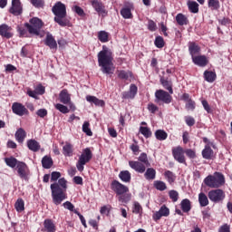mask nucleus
<instances>
[{"label":"nucleus","instance_id":"f257e3e1","mask_svg":"<svg viewBox=\"0 0 232 232\" xmlns=\"http://www.w3.org/2000/svg\"><path fill=\"white\" fill-rule=\"evenodd\" d=\"M98 63L102 73H105V75H113L115 72L113 53L106 45H103L102 50L98 53Z\"/></svg>","mask_w":232,"mask_h":232},{"label":"nucleus","instance_id":"f03ea898","mask_svg":"<svg viewBox=\"0 0 232 232\" xmlns=\"http://www.w3.org/2000/svg\"><path fill=\"white\" fill-rule=\"evenodd\" d=\"M66 189H68L67 181L64 178H62L58 182L51 184L53 203L55 206L63 204V200H66Z\"/></svg>","mask_w":232,"mask_h":232},{"label":"nucleus","instance_id":"7ed1b4c3","mask_svg":"<svg viewBox=\"0 0 232 232\" xmlns=\"http://www.w3.org/2000/svg\"><path fill=\"white\" fill-rule=\"evenodd\" d=\"M53 14L55 15L54 22L60 26H68L70 21L66 19V5L62 2H57L52 8Z\"/></svg>","mask_w":232,"mask_h":232},{"label":"nucleus","instance_id":"20e7f679","mask_svg":"<svg viewBox=\"0 0 232 232\" xmlns=\"http://www.w3.org/2000/svg\"><path fill=\"white\" fill-rule=\"evenodd\" d=\"M204 184L207 185L208 188L217 189L226 184V178L222 173L215 172L213 175H208L204 179Z\"/></svg>","mask_w":232,"mask_h":232},{"label":"nucleus","instance_id":"39448f33","mask_svg":"<svg viewBox=\"0 0 232 232\" xmlns=\"http://www.w3.org/2000/svg\"><path fill=\"white\" fill-rule=\"evenodd\" d=\"M92 157H93V154H92L90 148L83 150L82 153L79 157L78 162L76 163L78 171H84V166L85 164H88L90 160H92Z\"/></svg>","mask_w":232,"mask_h":232},{"label":"nucleus","instance_id":"423d86ee","mask_svg":"<svg viewBox=\"0 0 232 232\" xmlns=\"http://www.w3.org/2000/svg\"><path fill=\"white\" fill-rule=\"evenodd\" d=\"M24 26L27 28L29 34H32L33 35H39L41 28H43V21L34 17L30 20V24L26 23Z\"/></svg>","mask_w":232,"mask_h":232},{"label":"nucleus","instance_id":"0eeeda50","mask_svg":"<svg viewBox=\"0 0 232 232\" xmlns=\"http://www.w3.org/2000/svg\"><path fill=\"white\" fill-rule=\"evenodd\" d=\"M208 197L211 202L218 204L220 202H224V198H226V192L220 188H216L209 190Z\"/></svg>","mask_w":232,"mask_h":232},{"label":"nucleus","instance_id":"6e6552de","mask_svg":"<svg viewBox=\"0 0 232 232\" xmlns=\"http://www.w3.org/2000/svg\"><path fill=\"white\" fill-rule=\"evenodd\" d=\"M155 98V102H157V104H160L161 102H164V104H169L172 101L171 95L164 90L156 91Z\"/></svg>","mask_w":232,"mask_h":232},{"label":"nucleus","instance_id":"1a4fd4ad","mask_svg":"<svg viewBox=\"0 0 232 232\" xmlns=\"http://www.w3.org/2000/svg\"><path fill=\"white\" fill-rule=\"evenodd\" d=\"M111 190L116 192V195H124V193H128L130 188L125 185H122L118 180H113L111 184Z\"/></svg>","mask_w":232,"mask_h":232},{"label":"nucleus","instance_id":"9d476101","mask_svg":"<svg viewBox=\"0 0 232 232\" xmlns=\"http://www.w3.org/2000/svg\"><path fill=\"white\" fill-rule=\"evenodd\" d=\"M184 149L179 146L172 150L173 158L179 162V164H186V156H184Z\"/></svg>","mask_w":232,"mask_h":232},{"label":"nucleus","instance_id":"9b49d317","mask_svg":"<svg viewBox=\"0 0 232 232\" xmlns=\"http://www.w3.org/2000/svg\"><path fill=\"white\" fill-rule=\"evenodd\" d=\"M16 169L20 179H28V175H30V169H28V165H26V163L18 161Z\"/></svg>","mask_w":232,"mask_h":232},{"label":"nucleus","instance_id":"f8f14e48","mask_svg":"<svg viewBox=\"0 0 232 232\" xmlns=\"http://www.w3.org/2000/svg\"><path fill=\"white\" fill-rule=\"evenodd\" d=\"M9 13L13 15H21L23 14L21 0H12V6L9 9Z\"/></svg>","mask_w":232,"mask_h":232},{"label":"nucleus","instance_id":"ddd939ff","mask_svg":"<svg viewBox=\"0 0 232 232\" xmlns=\"http://www.w3.org/2000/svg\"><path fill=\"white\" fill-rule=\"evenodd\" d=\"M13 113H15V115H19V117H23V115H26L28 113V110H26V107L19 102H14L12 105Z\"/></svg>","mask_w":232,"mask_h":232},{"label":"nucleus","instance_id":"4468645a","mask_svg":"<svg viewBox=\"0 0 232 232\" xmlns=\"http://www.w3.org/2000/svg\"><path fill=\"white\" fill-rule=\"evenodd\" d=\"M169 215V208H168L166 205H162L160 210L156 211L153 214L152 218L153 220H155V222H157V220H160L161 217H168Z\"/></svg>","mask_w":232,"mask_h":232},{"label":"nucleus","instance_id":"2eb2a0df","mask_svg":"<svg viewBox=\"0 0 232 232\" xmlns=\"http://www.w3.org/2000/svg\"><path fill=\"white\" fill-rule=\"evenodd\" d=\"M129 166L131 169L137 171V173H144L146 171V168H148V166L140 161H129Z\"/></svg>","mask_w":232,"mask_h":232},{"label":"nucleus","instance_id":"dca6fc26","mask_svg":"<svg viewBox=\"0 0 232 232\" xmlns=\"http://www.w3.org/2000/svg\"><path fill=\"white\" fill-rule=\"evenodd\" d=\"M91 5L92 8L99 14V15H106V9H104V5L99 0H92Z\"/></svg>","mask_w":232,"mask_h":232},{"label":"nucleus","instance_id":"f3484780","mask_svg":"<svg viewBox=\"0 0 232 232\" xmlns=\"http://www.w3.org/2000/svg\"><path fill=\"white\" fill-rule=\"evenodd\" d=\"M0 35L5 39H12V37H14V34H12V27L8 26L6 24H1Z\"/></svg>","mask_w":232,"mask_h":232},{"label":"nucleus","instance_id":"a211bd4d","mask_svg":"<svg viewBox=\"0 0 232 232\" xmlns=\"http://www.w3.org/2000/svg\"><path fill=\"white\" fill-rule=\"evenodd\" d=\"M44 44L49 46L51 50H57V41H55V38L51 34H47Z\"/></svg>","mask_w":232,"mask_h":232},{"label":"nucleus","instance_id":"6ab92c4d","mask_svg":"<svg viewBox=\"0 0 232 232\" xmlns=\"http://www.w3.org/2000/svg\"><path fill=\"white\" fill-rule=\"evenodd\" d=\"M59 99H60V102H62V104H68L72 101V95H70V93H68V90L63 89L61 91V92L59 94Z\"/></svg>","mask_w":232,"mask_h":232},{"label":"nucleus","instance_id":"aec40b11","mask_svg":"<svg viewBox=\"0 0 232 232\" xmlns=\"http://www.w3.org/2000/svg\"><path fill=\"white\" fill-rule=\"evenodd\" d=\"M131 10H133V5L121 8V15L123 17V19H133Z\"/></svg>","mask_w":232,"mask_h":232},{"label":"nucleus","instance_id":"412c9836","mask_svg":"<svg viewBox=\"0 0 232 232\" xmlns=\"http://www.w3.org/2000/svg\"><path fill=\"white\" fill-rule=\"evenodd\" d=\"M137 95V87L135 84H131L130 91L122 92V99H134Z\"/></svg>","mask_w":232,"mask_h":232},{"label":"nucleus","instance_id":"4be33fe9","mask_svg":"<svg viewBox=\"0 0 232 232\" xmlns=\"http://www.w3.org/2000/svg\"><path fill=\"white\" fill-rule=\"evenodd\" d=\"M192 61L197 66L204 67L208 65V58L205 55L194 56Z\"/></svg>","mask_w":232,"mask_h":232},{"label":"nucleus","instance_id":"5701e85b","mask_svg":"<svg viewBox=\"0 0 232 232\" xmlns=\"http://www.w3.org/2000/svg\"><path fill=\"white\" fill-rule=\"evenodd\" d=\"M42 231H46V232H55V224H53V221L52 219H45L44 222V229Z\"/></svg>","mask_w":232,"mask_h":232},{"label":"nucleus","instance_id":"b1692460","mask_svg":"<svg viewBox=\"0 0 232 232\" xmlns=\"http://www.w3.org/2000/svg\"><path fill=\"white\" fill-rule=\"evenodd\" d=\"M202 157H203V159H206L207 160H211V159H213L214 152L211 150V147L209 146V144H207L205 146V149L202 150Z\"/></svg>","mask_w":232,"mask_h":232},{"label":"nucleus","instance_id":"393cba45","mask_svg":"<svg viewBox=\"0 0 232 232\" xmlns=\"http://www.w3.org/2000/svg\"><path fill=\"white\" fill-rule=\"evenodd\" d=\"M87 102H90L91 104H94L95 106H104L105 102L102 100L98 99L95 96L87 95L86 96Z\"/></svg>","mask_w":232,"mask_h":232},{"label":"nucleus","instance_id":"a878e982","mask_svg":"<svg viewBox=\"0 0 232 232\" xmlns=\"http://www.w3.org/2000/svg\"><path fill=\"white\" fill-rule=\"evenodd\" d=\"M14 137L20 144H23L24 142V139H26V131L24 130L23 128H20L16 130Z\"/></svg>","mask_w":232,"mask_h":232},{"label":"nucleus","instance_id":"bb28decb","mask_svg":"<svg viewBox=\"0 0 232 232\" xmlns=\"http://www.w3.org/2000/svg\"><path fill=\"white\" fill-rule=\"evenodd\" d=\"M27 148H29L31 151L36 152L41 150V145L35 140H27Z\"/></svg>","mask_w":232,"mask_h":232},{"label":"nucleus","instance_id":"cd10ccee","mask_svg":"<svg viewBox=\"0 0 232 232\" xmlns=\"http://www.w3.org/2000/svg\"><path fill=\"white\" fill-rule=\"evenodd\" d=\"M156 176H157V171L153 168L147 169L144 173V177L146 180H155Z\"/></svg>","mask_w":232,"mask_h":232},{"label":"nucleus","instance_id":"c85d7f7f","mask_svg":"<svg viewBox=\"0 0 232 232\" xmlns=\"http://www.w3.org/2000/svg\"><path fill=\"white\" fill-rule=\"evenodd\" d=\"M180 206L183 213H189V211H191V201H189V199H183Z\"/></svg>","mask_w":232,"mask_h":232},{"label":"nucleus","instance_id":"c756f323","mask_svg":"<svg viewBox=\"0 0 232 232\" xmlns=\"http://www.w3.org/2000/svg\"><path fill=\"white\" fill-rule=\"evenodd\" d=\"M119 178L122 182H131V173L128 170H122L119 174Z\"/></svg>","mask_w":232,"mask_h":232},{"label":"nucleus","instance_id":"7c9ffc66","mask_svg":"<svg viewBox=\"0 0 232 232\" xmlns=\"http://www.w3.org/2000/svg\"><path fill=\"white\" fill-rule=\"evenodd\" d=\"M42 165L44 169H50L53 166V160L48 156H44L42 160Z\"/></svg>","mask_w":232,"mask_h":232},{"label":"nucleus","instance_id":"2f4dec72","mask_svg":"<svg viewBox=\"0 0 232 232\" xmlns=\"http://www.w3.org/2000/svg\"><path fill=\"white\" fill-rule=\"evenodd\" d=\"M204 79L207 82H215V79H217V73L211 71H205Z\"/></svg>","mask_w":232,"mask_h":232},{"label":"nucleus","instance_id":"473e14b6","mask_svg":"<svg viewBox=\"0 0 232 232\" xmlns=\"http://www.w3.org/2000/svg\"><path fill=\"white\" fill-rule=\"evenodd\" d=\"M198 202L201 208H206V206L209 205V199H208V196H206L203 192L198 194Z\"/></svg>","mask_w":232,"mask_h":232},{"label":"nucleus","instance_id":"72a5a7b5","mask_svg":"<svg viewBox=\"0 0 232 232\" xmlns=\"http://www.w3.org/2000/svg\"><path fill=\"white\" fill-rule=\"evenodd\" d=\"M63 152L65 157H72V155H73V146L70 143H66L63 147Z\"/></svg>","mask_w":232,"mask_h":232},{"label":"nucleus","instance_id":"f704fd0d","mask_svg":"<svg viewBox=\"0 0 232 232\" xmlns=\"http://www.w3.org/2000/svg\"><path fill=\"white\" fill-rule=\"evenodd\" d=\"M160 82L165 90H168V92L170 93V95H173V87L170 81L160 79Z\"/></svg>","mask_w":232,"mask_h":232},{"label":"nucleus","instance_id":"c9c22d12","mask_svg":"<svg viewBox=\"0 0 232 232\" xmlns=\"http://www.w3.org/2000/svg\"><path fill=\"white\" fill-rule=\"evenodd\" d=\"M188 51L193 59V57H195V55L200 52V47H198V45H197L195 43H191L188 46Z\"/></svg>","mask_w":232,"mask_h":232},{"label":"nucleus","instance_id":"e433bc0d","mask_svg":"<svg viewBox=\"0 0 232 232\" xmlns=\"http://www.w3.org/2000/svg\"><path fill=\"white\" fill-rule=\"evenodd\" d=\"M188 10H189V12H191V14H198V3L195 2V1H188Z\"/></svg>","mask_w":232,"mask_h":232},{"label":"nucleus","instance_id":"4c0bfd02","mask_svg":"<svg viewBox=\"0 0 232 232\" xmlns=\"http://www.w3.org/2000/svg\"><path fill=\"white\" fill-rule=\"evenodd\" d=\"M164 175L169 184H173V182L177 180V176H175V173H173L171 170L165 171Z\"/></svg>","mask_w":232,"mask_h":232},{"label":"nucleus","instance_id":"58836bf2","mask_svg":"<svg viewBox=\"0 0 232 232\" xmlns=\"http://www.w3.org/2000/svg\"><path fill=\"white\" fill-rule=\"evenodd\" d=\"M176 21L179 26H184V24H188V17L182 14H178L176 16Z\"/></svg>","mask_w":232,"mask_h":232},{"label":"nucleus","instance_id":"ea45409f","mask_svg":"<svg viewBox=\"0 0 232 232\" xmlns=\"http://www.w3.org/2000/svg\"><path fill=\"white\" fill-rule=\"evenodd\" d=\"M155 137L158 140H166L168 139V133L163 130H158L155 132Z\"/></svg>","mask_w":232,"mask_h":232},{"label":"nucleus","instance_id":"a19ab883","mask_svg":"<svg viewBox=\"0 0 232 232\" xmlns=\"http://www.w3.org/2000/svg\"><path fill=\"white\" fill-rule=\"evenodd\" d=\"M14 208L18 213L24 211V200H23V198H18L14 203Z\"/></svg>","mask_w":232,"mask_h":232},{"label":"nucleus","instance_id":"79ce46f5","mask_svg":"<svg viewBox=\"0 0 232 232\" xmlns=\"http://www.w3.org/2000/svg\"><path fill=\"white\" fill-rule=\"evenodd\" d=\"M5 162L9 166V168H15V166L17 167V164H19V161H17V159L13 157L5 158Z\"/></svg>","mask_w":232,"mask_h":232},{"label":"nucleus","instance_id":"37998d69","mask_svg":"<svg viewBox=\"0 0 232 232\" xmlns=\"http://www.w3.org/2000/svg\"><path fill=\"white\" fill-rule=\"evenodd\" d=\"M138 162H141V164H145L147 168H150L151 164H150V160H148V154L146 153H141L138 159Z\"/></svg>","mask_w":232,"mask_h":232},{"label":"nucleus","instance_id":"c03bdc74","mask_svg":"<svg viewBox=\"0 0 232 232\" xmlns=\"http://www.w3.org/2000/svg\"><path fill=\"white\" fill-rule=\"evenodd\" d=\"M140 133H141L145 139H150V137H151V130L148 127H140Z\"/></svg>","mask_w":232,"mask_h":232},{"label":"nucleus","instance_id":"a18cd8bd","mask_svg":"<svg viewBox=\"0 0 232 232\" xmlns=\"http://www.w3.org/2000/svg\"><path fill=\"white\" fill-rule=\"evenodd\" d=\"M154 188H156V189H158L159 191H165V189L168 188L164 181H159V180L154 181Z\"/></svg>","mask_w":232,"mask_h":232},{"label":"nucleus","instance_id":"49530a36","mask_svg":"<svg viewBox=\"0 0 232 232\" xmlns=\"http://www.w3.org/2000/svg\"><path fill=\"white\" fill-rule=\"evenodd\" d=\"M208 8H211L212 10H218V8H220V1L208 0Z\"/></svg>","mask_w":232,"mask_h":232},{"label":"nucleus","instance_id":"de8ad7c7","mask_svg":"<svg viewBox=\"0 0 232 232\" xmlns=\"http://www.w3.org/2000/svg\"><path fill=\"white\" fill-rule=\"evenodd\" d=\"M108 37H109V34L108 33H106V31H100L98 33V38H99V41H101V43H108Z\"/></svg>","mask_w":232,"mask_h":232},{"label":"nucleus","instance_id":"09e8293b","mask_svg":"<svg viewBox=\"0 0 232 232\" xmlns=\"http://www.w3.org/2000/svg\"><path fill=\"white\" fill-rule=\"evenodd\" d=\"M82 131L83 133H86L88 137H92V135H93V132H92V129H90V122L84 121L82 125Z\"/></svg>","mask_w":232,"mask_h":232},{"label":"nucleus","instance_id":"8fccbe9b","mask_svg":"<svg viewBox=\"0 0 232 232\" xmlns=\"http://www.w3.org/2000/svg\"><path fill=\"white\" fill-rule=\"evenodd\" d=\"M54 107L58 110V111H61V113H70V109L66 105L57 103L54 105Z\"/></svg>","mask_w":232,"mask_h":232},{"label":"nucleus","instance_id":"3c124183","mask_svg":"<svg viewBox=\"0 0 232 232\" xmlns=\"http://www.w3.org/2000/svg\"><path fill=\"white\" fill-rule=\"evenodd\" d=\"M169 197L172 202H177L179 200V192L177 190H169Z\"/></svg>","mask_w":232,"mask_h":232},{"label":"nucleus","instance_id":"603ef678","mask_svg":"<svg viewBox=\"0 0 232 232\" xmlns=\"http://www.w3.org/2000/svg\"><path fill=\"white\" fill-rule=\"evenodd\" d=\"M154 43L157 48H164V38L162 36H157Z\"/></svg>","mask_w":232,"mask_h":232},{"label":"nucleus","instance_id":"864d4df0","mask_svg":"<svg viewBox=\"0 0 232 232\" xmlns=\"http://www.w3.org/2000/svg\"><path fill=\"white\" fill-rule=\"evenodd\" d=\"M130 73L129 72L118 71V77L120 79H123L125 81H128V79H130Z\"/></svg>","mask_w":232,"mask_h":232},{"label":"nucleus","instance_id":"5fc2aeb1","mask_svg":"<svg viewBox=\"0 0 232 232\" xmlns=\"http://www.w3.org/2000/svg\"><path fill=\"white\" fill-rule=\"evenodd\" d=\"M132 213H135L136 215L142 213V207L139 202H134Z\"/></svg>","mask_w":232,"mask_h":232},{"label":"nucleus","instance_id":"6e6d98bb","mask_svg":"<svg viewBox=\"0 0 232 232\" xmlns=\"http://www.w3.org/2000/svg\"><path fill=\"white\" fill-rule=\"evenodd\" d=\"M17 32L19 33L20 37H28V31H26L24 27L18 26Z\"/></svg>","mask_w":232,"mask_h":232},{"label":"nucleus","instance_id":"4d7b16f0","mask_svg":"<svg viewBox=\"0 0 232 232\" xmlns=\"http://www.w3.org/2000/svg\"><path fill=\"white\" fill-rule=\"evenodd\" d=\"M184 152L186 153L187 157H188V159H195L197 157V153L191 149H188L184 150Z\"/></svg>","mask_w":232,"mask_h":232},{"label":"nucleus","instance_id":"13d9d810","mask_svg":"<svg viewBox=\"0 0 232 232\" xmlns=\"http://www.w3.org/2000/svg\"><path fill=\"white\" fill-rule=\"evenodd\" d=\"M134 144L130 145V150L134 155H139V145L137 144L136 140H133Z\"/></svg>","mask_w":232,"mask_h":232},{"label":"nucleus","instance_id":"bf43d9fd","mask_svg":"<svg viewBox=\"0 0 232 232\" xmlns=\"http://www.w3.org/2000/svg\"><path fill=\"white\" fill-rule=\"evenodd\" d=\"M36 114L38 115V117H41V119H44V117L48 115V111H46V109H39Z\"/></svg>","mask_w":232,"mask_h":232},{"label":"nucleus","instance_id":"052dcab7","mask_svg":"<svg viewBox=\"0 0 232 232\" xmlns=\"http://www.w3.org/2000/svg\"><path fill=\"white\" fill-rule=\"evenodd\" d=\"M61 179V172L53 171L51 174V180L55 182L57 179Z\"/></svg>","mask_w":232,"mask_h":232},{"label":"nucleus","instance_id":"680f3d73","mask_svg":"<svg viewBox=\"0 0 232 232\" xmlns=\"http://www.w3.org/2000/svg\"><path fill=\"white\" fill-rule=\"evenodd\" d=\"M63 208L65 209H68L69 211H73V209L75 208V207L73 206V204H72V202L70 201H66L63 204Z\"/></svg>","mask_w":232,"mask_h":232},{"label":"nucleus","instance_id":"e2e57ef3","mask_svg":"<svg viewBox=\"0 0 232 232\" xmlns=\"http://www.w3.org/2000/svg\"><path fill=\"white\" fill-rule=\"evenodd\" d=\"M148 29L150 32H155V30H157V24H155V22H153V20H150L149 24H148Z\"/></svg>","mask_w":232,"mask_h":232},{"label":"nucleus","instance_id":"0e129e2a","mask_svg":"<svg viewBox=\"0 0 232 232\" xmlns=\"http://www.w3.org/2000/svg\"><path fill=\"white\" fill-rule=\"evenodd\" d=\"M118 200H119V202H122V203L129 202L130 196L121 194L119 196Z\"/></svg>","mask_w":232,"mask_h":232},{"label":"nucleus","instance_id":"69168bd1","mask_svg":"<svg viewBox=\"0 0 232 232\" xmlns=\"http://www.w3.org/2000/svg\"><path fill=\"white\" fill-rule=\"evenodd\" d=\"M185 121L188 126L195 125V119L193 117L188 116L185 118Z\"/></svg>","mask_w":232,"mask_h":232},{"label":"nucleus","instance_id":"338daca9","mask_svg":"<svg viewBox=\"0 0 232 232\" xmlns=\"http://www.w3.org/2000/svg\"><path fill=\"white\" fill-rule=\"evenodd\" d=\"M35 92L38 95H44V86L43 85H37L35 88Z\"/></svg>","mask_w":232,"mask_h":232},{"label":"nucleus","instance_id":"774afa93","mask_svg":"<svg viewBox=\"0 0 232 232\" xmlns=\"http://www.w3.org/2000/svg\"><path fill=\"white\" fill-rule=\"evenodd\" d=\"M31 3L36 8H41V6H43V0H31Z\"/></svg>","mask_w":232,"mask_h":232}]
</instances>
